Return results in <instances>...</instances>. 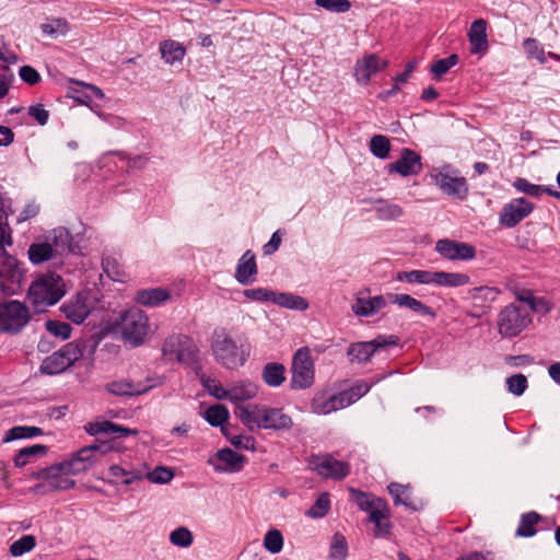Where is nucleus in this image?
Returning a JSON list of instances; mask_svg holds the SVG:
<instances>
[{"mask_svg": "<svg viewBox=\"0 0 560 560\" xmlns=\"http://www.w3.org/2000/svg\"><path fill=\"white\" fill-rule=\"evenodd\" d=\"M532 322L529 313L512 303L499 314L498 328L501 336L512 338L521 334Z\"/></svg>", "mask_w": 560, "mask_h": 560, "instance_id": "0eeeda50", "label": "nucleus"}, {"mask_svg": "<svg viewBox=\"0 0 560 560\" xmlns=\"http://www.w3.org/2000/svg\"><path fill=\"white\" fill-rule=\"evenodd\" d=\"M508 389L515 396H521L527 388V378L523 374H515L506 380Z\"/></svg>", "mask_w": 560, "mask_h": 560, "instance_id": "052dcab7", "label": "nucleus"}, {"mask_svg": "<svg viewBox=\"0 0 560 560\" xmlns=\"http://www.w3.org/2000/svg\"><path fill=\"white\" fill-rule=\"evenodd\" d=\"M154 384H142L129 380H120L108 383L106 388L110 394L117 396H139L151 389Z\"/></svg>", "mask_w": 560, "mask_h": 560, "instance_id": "cd10ccee", "label": "nucleus"}, {"mask_svg": "<svg viewBox=\"0 0 560 560\" xmlns=\"http://www.w3.org/2000/svg\"><path fill=\"white\" fill-rule=\"evenodd\" d=\"M109 482L116 485H131L144 478V463L133 466L129 463L112 465L108 468Z\"/></svg>", "mask_w": 560, "mask_h": 560, "instance_id": "aec40b11", "label": "nucleus"}, {"mask_svg": "<svg viewBox=\"0 0 560 560\" xmlns=\"http://www.w3.org/2000/svg\"><path fill=\"white\" fill-rule=\"evenodd\" d=\"M162 353L167 361L191 364L196 361L198 349L188 336L173 335L165 339Z\"/></svg>", "mask_w": 560, "mask_h": 560, "instance_id": "6e6552de", "label": "nucleus"}, {"mask_svg": "<svg viewBox=\"0 0 560 560\" xmlns=\"http://www.w3.org/2000/svg\"><path fill=\"white\" fill-rule=\"evenodd\" d=\"M246 458L231 448H222L217 452L214 458H210L208 463L219 472H235L243 468Z\"/></svg>", "mask_w": 560, "mask_h": 560, "instance_id": "5701e85b", "label": "nucleus"}, {"mask_svg": "<svg viewBox=\"0 0 560 560\" xmlns=\"http://www.w3.org/2000/svg\"><path fill=\"white\" fill-rule=\"evenodd\" d=\"M28 308L19 301L2 303V331L16 334L30 319Z\"/></svg>", "mask_w": 560, "mask_h": 560, "instance_id": "dca6fc26", "label": "nucleus"}, {"mask_svg": "<svg viewBox=\"0 0 560 560\" xmlns=\"http://www.w3.org/2000/svg\"><path fill=\"white\" fill-rule=\"evenodd\" d=\"M315 3L327 11L338 13L347 12L351 8L349 0H315Z\"/></svg>", "mask_w": 560, "mask_h": 560, "instance_id": "bf43d9fd", "label": "nucleus"}, {"mask_svg": "<svg viewBox=\"0 0 560 560\" xmlns=\"http://www.w3.org/2000/svg\"><path fill=\"white\" fill-rule=\"evenodd\" d=\"M435 250L448 260H470L476 255L474 246L452 240L438 241Z\"/></svg>", "mask_w": 560, "mask_h": 560, "instance_id": "412c9836", "label": "nucleus"}, {"mask_svg": "<svg viewBox=\"0 0 560 560\" xmlns=\"http://www.w3.org/2000/svg\"><path fill=\"white\" fill-rule=\"evenodd\" d=\"M174 477V472L171 468L158 466L153 470L149 471L148 466L144 464V478L153 483H167Z\"/></svg>", "mask_w": 560, "mask_h": 560, "instance_id": "09e8293b", "label": "nucleus"}, {"mask_svg": "<svg viewBox=\"0 0 560 560\" xmlns=\"http://www.w3.org/2000/svg\"><path fill=\"white\" fill-rule=\"evenodd\" d=\"M211 350L215 361L229 370L243 366L250 355L249 346L233 339L223 328L213 331Z\"/></svg>", "mask_w": 560, "mask_h": 560, "instance_id": "f03ea898", "label": "nucleus"}, {"mask_svg": "<svg viewBox=\"0 0 560 560\" xmlns=\"http://www.w3.org/2000/svg\"><path fill=\"white\" fill-rule=\"evenodd\" d=\"M71 242V234L66 228H56L46 237L45 242L34 243L28 247V258L33 264L38 265L62 256L70 252Z\"/></svg>", "mask_w": 560, "mask_h": 560, "instance_id": "20e7f679", "label": "nucleus"}, {"mask_svg": "<svg viewBox=\"0 0 560 560\" xmlns=\"http://www.w3.org/2000/svg\"><path fill=\"white\" fill-rule=\"evenodd\" d=\"M19 74H20L21 79L30 85H35L40 81L39 73L37 72L36 69H34L31 66L21 67Z\"/></svg>", "mask_w": 560, "mask_h": 560, "instance_id": "774afa93", "label": "nucleus"}, {"mask_svg": "<svg viewBox=\"0 0 560 560\" xmlns=\"http://www.w3.org/2000/svg\"><path fill=\"white\" fill-rule=\"evenodd\" d=\"M50 470H52V466L44 468L37 472L36 478L45 481L46 483L37 486L33 492L44 494L48 491L68 490L75 486V481L70 475H66V471L52 474Z\"/></svg>", "mask_w": 560, "mask_h": 560, "instance_id": "a211bd4d", "label": "nucleus"}, {"mask_svg": "<svg viewBox=\"0 0 560 560\" xmlns=\"http://www.w3.org/2000/svg\"><path fill=\"white\" fill-rule=\"evenodd\" d=\"M398 338L396 336H378L371 341L354 342L348 348L347 354L351 362L365 363L381 348L396 346Z\"/></svg>", "mask_w": 560, "mask_h": 560, "instance_id": "ddd939ff", "label": "nucleus"}, {"mask_svg": "<svg viewBox=\"0 0 560 560\" xmlns=\"http://www.w3.org/2000/svg\"><path fill=\"white\" fill-rule=\"evenodd\" d=\"M42 434L43 430L38 427L19 425L9 430L5 438L2 441L10 442L20 439H32L35 436H39Z\"/></svg>", "mask_w": 560, "mask_h": 560, "instance_id": "37998d69", "label": "nucleus"}, {"mask_svg": "<svg viewBox=\"0 0 560 560\" xmlns=\"http://www.w3.org/2000/svg\"><path fill=\"white\" fill-rule=\"evenodd\" d=\"M389 293L375 296H358L351 305L357 316L369 317L377 314L389 304Z\"/></svg>", "mask_w": 560, "mask_h": 560, "instance_id": "b1692460", "label": "nucleus"}, {"mask_svg": "<svg viewBox=\"0 0 560 560\" xmlns=\"http://www.w3.org/2000/svg\"><path fill=\"white\" fill-rule=\"evenodd\" d=\"M458 62V56L453 54L448 56L447 58L440 59L432 63L431 71L435 75V78H441L443 74H445L452 67L457 65Z\"/></svg>", "mask_w": 560, "mask_h": 560, "instance_id": "6e6d98bb", "label": "nucleus"}, {"mask_svg": "<svg viewBox=\"0 0 560 560\" xmlns=\"http://www.w3.org/2000/svg\"><path fill=\"white\" fill-rule=\"evenodd\" d=\"M234 413L252 431L255 428L275 431H289L293 428L291 416L285 413L282 408L248 404L247 406H237Z\"/></svg>", "mask_w": 560, "mask_h": 560, "instance_id": "f257e3e1", "label": "nucleus"}, {"mask_svg": "<svg viewBox=\"0 0 560 560\" xmlns=\"http://www.w3.org/2000/svg\"><path fill=\"white\" fill-rule=\"evenodd\" d=\"M258 389L259 386L249 380L234 382L229 386V400L236 404V407L244 406L242 402L254 399Z\"/></svg>", "mask_w": 560, "mask_h": 560, "instance_id": "bb28decb", "label": "nucleus"}, {"mask_svg": "<svg viewBox=\"0 0 560 560\" xmlns=\"http://www.w3.org/2000/svg\"><path fill=\"white\" fill-rule=\"evenodd\" d=\"M540 521V515L536 512H528L521 516L518 527L516 529V536L520 537H532L536 534L535 526Z\"/></svg>", "mask_w": 560, "mask_h": 560, "instance_id": "ea45409f", "label": "nucleus"}, {"mask_svg": "<svg viewBox=\"0 0 560 560\" xmlns=\"http://www.w3.org/2000/svg\"><path fill=\"white\" fill-rule=\"evenodd\" d=\"M433 271L411 270L397 273V280L408 283L430 284L432 283Z\"/></svg>", "mask_w": 560, "mask_h": 560, "instance_id": "a19ab883", "label": "nucleus"}, {"mask_svg": "<svg viewBox=\"0 0 560 560\" xmlns=\"http://www.w3.org/2000/svg\"><path fill=\"white\" fill-rule=\"evenodd\" d=\"M370 150L375 156L386 159L390 151L389 139L382 135L373 136L370 141Z\"/></svg>", "mask_w": 560, "mask_h": 560, "instance_id": "603ef678", "label": "nucleus"}, {"mask_svg": "<svg viewBox=\"0 0 560 560\" xmlns=\"http://www.w3.org/2000/svg\"><path fill=\"white\" fill-rule=\"evenodd\" d=\"M432 283L439 287L456 288L469 283V277L462 272L433 271Z\"/></svg>", "mask_w": 560, "mask_h": 560, "instance_id": "c9c22d12", "label": "nucleus"}, {"mask_svg": "<svg viewBox=\"0 0 560 560\" xmlns=\"http://www.w3.org/2000/svg\"><path fill=\"white\" fill-rule=\"evenodd\" d=\"M203 385L211 396L215 397L217 399L229 400V387H223L219 381L208 378L203 381Z\"/></svg>", "mask_w": 560, "mask_h": 560, "instance_id": "680f3d73", "label": "nucleus"}, {"mask_svg": "<svg viewBox=\"0 0 560 560\" xmlns=\"http://www.w3.org/2000/svg\"><path fill=\"white\" fill-rule=\"evenodd\" d=\"M28 115L40 126H45L49 118V112L42 104H35L28 107Z\"/></svg>", "mask_w": 560, "mask_h": 560, "instance_id": "338daca9", "label": "nucleus"}, {"mask_svg": "<svg viewBox=\"0 0 560 560\" xmlns=\"http://www.w3.org/2000/svg\"><path fill=\"white\" fill-rule=\"evenodd\" d=\"M170 542L179 548H188L194 542V535L187 527L179 526L171 532Z\"/></svg>", "mask_w": 560, "mask_h": 560, "instance_id": "de8ad7c7", "label": "nucleus"}, {"mask_svg": "<svg viewBox=\"0 0 560 560\" xmlns=\"http://www.w3.org/2000/svg\"><path fill=\"white\" fill-rule=\"evenodd\" d=\"M100 447L97 445H91L82 447L75 452L69 459L52 465L50 472L58 474L59 471H66V475L75 476L86 471L94 463L93 454Z\"/></svg>", "mask_w": 560, "mask_h": 560, "instance_id": "f8f14e48", "label": "nucleus"}, {"mask_svg": "<svg viewBox=\"0 0 560 560\" xmlns=\"http://www.w3.org/2000/svg\"><path fill=\"white\" fill-rule=\"evenodd\" d=\"M88 433L91 435H97V434H108V435H129V434H137L136 430H131L129 428L121 427L119 424H115L109 421H101V422H94L89 423L85 427Z\"/></svg>", "mask_w": 560, "mask_h": 560, "instance_id": "f704fd0d", "label": "nucleus"}, {"mask_svg": "<svg viewBox=\"0 0 560 560\" xmlns=\"http://www.w3.org/2000/svg\"><path fill=\"white\" fill-rule=\"evenodd\" d=\"M387 489L389 494L393 497L395 504H402L412 510L417 509L408 486L392 482L388 485Z\"/></svg>", "mask_w": 560, "mask_h": 560, "instance_id": "4c0bfd02", "label": "nucleus"}, {"mask_svg": "<svg viewBox=\"0 0 560 560\" xmlns=\"http://www.w3.org/2000/svg\"><path fill=\"white\" fill-rule=\"evenodd\" d=\"M433 183L446 195L464 199L468 192L466 179L457 171L445 166L431 174Z\"/></svg>", "mask_w": 560, "mask_h": 560, "instance_id": "9b49d317", "label": "nucleus"}, {"mask_svg": "<svg viewBox=\"0 0 560 560\" xmlns=\"http://www.w3.org/2000/svg\"><path fill=\"white\" fill-rule=\"evenodd\" d=\"M243 294L249 301L271 302L272 290L265 288H254L244 290Z\"/></svg>", "mask_w": 560, "mask_h": 560, "instance_id": "0e129e2a", "label": "nucleus"}, {"mask_svg": "<svg viewBox=\"0 0 560 560\" xmlns=\"http://www.w3.org/2000/svg\"><path fill=\"white\" fill-rule=\"evenodd\" d=\"M513 186L518 191L524 192L529 196H533V197H539L542 192H547V194H549L551 196H556V197L560 196L559 192H553L549 188H545L542 186L532 184L525 178H516L515 182L513 183Z\"/></svg>", "mask_w": 560, "mask_h": 560, "instance_id": "79ce46f5", "label": "nucleus"}, {"mask_svg": "<svg viewBox=\"0 0 560 560\" xmlns=\"http://www.w3.org/2000/svg\"><path fill=\"white\" fill-rule=\"evenodd\" d=\"M375 211L377 218L381 220H396L404 213V210L399 205L382 200L377 202Z\"/></svg>", "mask_w": 560, "mask_h": 560, "instance_id": "a18cd8bd", "label": "nucleus"}, {"mask_svg": "<svg viewBox=\"0 0 560 560\" xmlns=\"http://www.w3.org/2000/svg\"><path fill=\"white\" fill-rule=\"evenodd\" d=\"M40 30L45 35L51 38H57L60 35L67 34L69 27L68 22L65 19L59 18L47 20L40 25Z\"/></svg>", "mask_w": 560, "mask_h": 560, "instance_id": "c03bdc74", "label": "nucleus"}, {"mask_svg": "<svg viewBox=\"0 0 560 560\" xmlns=\"http://www.w3.org/2000/svg\"><path fill=\"white\" fill-rule=\"evenodd\" d=\"M314 383V363L310 349L300 348L292 362L291 386L293 388H307Z\"/></svg>", "mask_w": 560, "mask_h": 560, "instance_id": "9d476101", "label": "nucleus"}, {"mask_svg": "<svg viewBox=\"0 0 560 560\" xmlns=\"http://www.w3.org/2000/svg\"><path fill=\"white\" fill-rule=\"evenodd\" d=\"M46 329L55 337L67 339L71 335V327L63 322L49 319L45 324Z\"/></svg>", "mask_w": 560, "mask_h": 560, "instance_id": "4d7b16f0", "label": "nucleus"}, {"mask_svg": "<svg viewBox=\"0 0 560 560\" xmlns=\"http://www.w3.org/2000/svg\"><path fill=\"white\" fill-rule=\"evenodd\" d=\"M66 284L61 276L48 271L38 276L30 285L28 299L34 307L42 312L57 304L66 294Z\"/></svg>", "mask_w": 560, "mask_h": 560, "instance_id": "7ed1b4c3", "label": "nucleus"}, {"mask_svg": "<svg viewBox=\"0 0 560 560\" xmlns=\"http://www.w3.org/2000/svg\"><path fill=\"white\" fill-rule=\"evenodd\" d=\"M261 378L270 387H279L285 381V368L281 363H267L261 371Z\"/></svg>", "mask_w": 560, "mask_h": 560, "instance_id": "e433bc0d", "label": "nucleus"}, {"mask_svg": "<svg viewBox=\"0 0 560 560\" xmlns=\"http://www.w3.org/2000/svg\"><path fill=\"white\" fill-rule=\"evenodd\" d=\"M256 275L257 265L255 261V255L250 250H247L238 260L235 272V279L241 284L246 285L254 281Z\"/></svg>", "mask_w": 560, "mask_h": 560, "instance_id": "c85d7f7f", "label": "nucleus"}, {"mask_svg": "<svg viewBox=\"0 0 560 560\" xmlns=\"http://www.w3.org/2000/svg\"><path fill=\"white\" fill-rule=\"evenodd\" d=\"M24 271L18 259L2 250V293H18L24 283Z\"/></svg>", "mask_w": 560, "mask_h": 560, "instance_id": "2eb2a0df", "label": "nucleus"}, {"mask_svg": "<svg viewBox=\"0 0 560 560\" xmlns=\"http://www.w3.org/2000/svg\"><path fill=\"white\" fill-rule=\"evenodd\" d=\"M389 302L392 304H397L400 307H407L411 310L412 312L424 315V316H431L434 317L435 313L432 311L431 307L422 303L421 301L412 298L409 294L405 293H389Z\"/></svg>", "mask_w": 560, "mask_h": 560, "instance_id": "2f4dec72", "label": "nucleus"}, {"mask_svg": "<svg viewBox=\"0 0 560 560\" xmlns=\"http://www.w3.org/2000/svg\"><path fill=\"white\" fill-rule=\"evenodd\" d=\"M388 173H398L407 177L417 175L422 170L421 156L410 149H402L400 158L387 165Z\"/></svg>", "mask_w": 560, "mask_h": 560, "instance_id": "4be33fe9", "label": "nucleus"}, {"mask_svg": "<svg viewBox=\"0 0 560 560\" xmlns=\"http://www.w3.org/2000/svg\"><path fill=\"white\" fill-rule=\"evenodd\" d=\"M223 433L225 434L226 439L230 441L232 445L238 448L244 450H254L255 448V440L254 438L249 435H230L228 432H225L224 429H222Z\"/></svg>", "mask_w": 560, "mask_h": 560, "instance_id": "69168bd1", "label": "nucleus"}, {"mask_svg": "<svg viewBox=\"0 0 560 560\" xmlns=\"http://www.w3.org/2000/svg\"><path fill=\"white\" fill-rule=\"evenodd\" d=\"M229 410L223 405H214L207 409L206 420L213 427L222 425L229 419Z\"/></svg>", "mask_w": 560, "mask_h": 560, "instance_id": "3c124183", "label": "nucleus"}, {"mask_svg": "<svg viewBox=\"0 0 560 560\" xmlns=\"http://www.w3.org/2000/svg\"><path fill=\"white\" fill-rule=\"evenodd\" d=\"M351 499L357 503L358 508L370 514V521L375 524L378 533L383 532V520L389 515V508L382 498L371 495L366 492L350 488Z\"/></svg>", "mask_w": 560, "mask_h": 560, "instance_id": "1a4fd4ad", "label": "nucleus"}, {"mask_svg": "<svg viewBox=\"0 0 560 560\" xmlns=\"http://www.w3.org/2000/svg\"><path fill=\"white\" fill-rule=\"evenodd\" d=\"M388 67V61L376 54H368L358 59L353 67L355 81L361 85H368L371 78Z\"/></svg>", "mask_w": 560, "mask_h": 560, "instance_id": "f3484780", "label": "nucleus"}, {"mask_svg": "<svg viewBox=\"0 0 560 560\" xmlns=\"http://www.w3.org/2000/svg\"><path fill=\"white\" fill-rule=\"evenodd\" d=\"M84 345L69 342L61 349L45 358L39 371L43 374L56 375L73 365L83 355Z\"/></svg>", "mask_w": 560, "mask_h": 560, "instance_id": "423d86ee", "label": "nucleus"}, {"mask_svg": "<svg viewBox=\"0 0 560 560\" xmlns=\"http://www.w3.org/2000/svg\"><path fill=\"white\" fill-rule=\"evenodd\" d=\"M468 37L470 42V51L478 54L487 50V22L483 19L474 21L470 25Z\"/></svg>", "mask_w": 560, "mask_h": 560, "instance_id": "c756f323", "label": "nucleus"}, {"mask_svg": "<svg viewBox=\"0 0 560 560\" xmlns=\"http://www.w3.org/2000/svg\"><path fill=\"white\" fill-rule=\"evenodd\" d=\"M370 389V384H368L365 381H359L358 383H355L354 386H352L348 390H343V394L347 395L350 406L358 399H360L362 396H364L366 393H369Z\"/></svg>", "mask_w": 560, "mask_h": 560, "instance_id": "e2e57ef3", "label": "nucleus"}, {"mask_svg": "<svg viewBox=\"0 0 560 560\" xmlns=\"http://www.w3.org/2000/svg\"><path fill=\"white\" fill-rule=\"evenodd\" d=\"M264 547L271 553H279L283 548V536L278 529H270L264 537Z\"/></svg>", "mask_w": 560, "mask_h": 560, "instance_id": "5fc2aeb1", "label": "nucleus"}, {"mask_svg": "<svg viewBox=\"0 0 560 560\" xmlns=\"http://www.w3.org/2000/svg\"><path fill=\"white\" fill-rule=\"evenodd\" d=\"M533 203L524 198H516L506 203L501 213L500 222L506 228H513L533 211Z\"/></svg>", "mask_w": 560, "mask_h": 560, "instance_id": "6ab92c4d", "label": "nucleus"}, {"mask_svg": "<svg viewBox=\"0 0 560 560\" xmlns=\"http://www.w3.org/2000/svg\"><path fill=\"white\" fill-rule=\"evenodd\" d=\"M91 310V302L84 294L75 295L61 306L65 316L74 324L83 323Z\"/></svg>", "mask_w": 560, "mask_h": 560, "instance_id": "a878e982", "label": "nucleus"}, {"mask_svg": "<svg viewBox=\"0 0 560 560\" xmlns=\"http://www.w3.org/2000/svg\"><path fill=\"white\" fill-rule=\"evenodd\" d=\"M347 555L348 544L346 537L340 533H336L330 545V560H345Z\"/></svg>", "mask_w": 560, "mask_h": 560, "instance_id": "8fccbe9b", "label": "nucleus"}, {"mask_svg": "<svg viewBox=\"0 0 560 560\" xmlns=\"http://www.w3.org/2000/svg\"><path fill=\"white\" fill-rule=\"evenodd\" d=\"M171 299L168 290L163 288H153L140 290L136 293L135 300L138 304L148 307H156Z\"/></svg>", "mask_w": 560, "mask_h": 560, "instance_id": "7c9ffc66", "label": "nucleus"}, {"mask_svg": "<svg viewBox=\"0 0 560 560\" xmlns=\"http://www.w3.org/2000/svg\"><path fill=\"white\" fill-rule=\"evenodd\" d=\"M160 52L165 63L174 66L183 61L186 48L176 40L167 39L160 44Z\"/></svg>", "mask_w": 560, "mask_h": 560, "instance_id": "473e14b6", "label": "nucleus"}, {"mask_svg": "<svg viewBox=\"0 0 560 560\" xmlns=\"http://www.w3.org/2000/svg\"><path fill=\"white\" fill-rule=\"evenodd\" d=\"M271 302L289 310L305 311L308 308V302L293 293L272 291Z\"/></svg>", "mask_w": 560, "mask_h": 560, "instance_id": "72a5a7b5", "label": "nucleus"}, {"mask_svg": "<svg viewBox=\"0 0 560 560\" xmlns=\"http://www.w3.org/2000/svg\"><path fill=\"white\" fill-rule=\"evenodd\" d=\"M349 406V399L343 392L326 396L320 393L312 400V410L317 415H328Z\"/></svg>", "mask_w": 560, "mask_h": 560, "instance_id": "393cba45", "label": "nucleus"}, {"mask_svg": "<svg viewBox=\"0 0 560 560\" xmlns=\"http://www.w3.org/2000/svg\"><path fill=\"white\" fill-rule=\"evenodd\" d=\"M308 465L324 478L343 479L350 471L348 463L338 460L331 455H314L310 458Z\"/></svg>", "mask_w": 560, "mask_h": 560, "instance_id": "4468645a", "label": "nucleus"}, {"mask_svg": "<svg viewBox=\"0 0 560 560\" xmlns=\"http://www.w3.org/2000/svg\"><path fill=\"white\" fill-rule=\"evenodd\" d=\"M523 46L528 57L538 60L540 63L546 62V54L535 38L525 39Z\"/></svg>", "mask_w": 560, "mask_h": 560, "instance_id": "13d9d810", "label": "nucleus"}, {"mask_svg": "<svg viewBox=\"0 0 560 560\" xmlns=\"http://www.w3.org/2000/svg\"><path fill=\"white\" fill-rule=\"evenodd\" d=\"M47 451V446L42 444L24 447L15 454L13 458L14 465L16 467H23L31 463L34 458L44 456Z\"/></svg>", "mask_w": 560, "mask_h": 560, "instance_id": "58836bf2", "label": "nucleus"}, {"mask_svg": "<svg viewBox=\"0 0 560 560\" xmlns=\"http://www.w3.org/2000/svg\"><path fill=\"white\" fill-rule=\"evenodd\" d=\"M330 510V499L327 492L322 493L315 503L305 512L310 518H322L328 514Z\"/></svg>", "mask_w": 560, "mask_h": 560, "instance_id": "49530a36", "label": "nucleus"}, {"mask_svg": "<svg viewBox=\"0 0 560 560\" xmlns=\"http://www.w3.org/2000/svg\"><path fill=\"white\" fill-rule=\"evenodd\" d=\"M36 546V539L33 535H24L10 546V553L13 557H20L32 551Z\"/></svg>", "mask_w": 560, "mask_h": 560, "instance_id": "864d4df0", "label": "nucleus"}, {"mask_svg": "<svg viewBox=\"0 0 560 560\" xmlns=\"http://www.w3.org/2000/svg\"><path fill=\"white\" fill-rule=\"evenodd\" d=\"M122 339L133 347L142 345L151 334L148 315L140 308L125 311L118 324Z\"/></svg>", "mask_w": 560, "mask_h": 560, "instance_id": "39448f33", "label": "nucleus"}]
</instances>
